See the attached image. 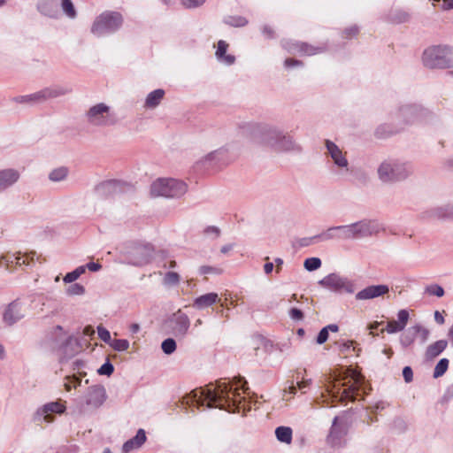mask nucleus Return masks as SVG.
<instances>
[{
  "instance_id": "nucleus-1",
  "label": "nucleus",
  "mask_w": 453,
  "mask_h": 453,
  "mask_svg": "<svg viewBox=\"0 0 453 453\" xmlns=\"http://www.w3.org/2000/svg\"><path fill=\"white\" fill-rule=\"evenodd\" d=\"M249 398L246 382L242 378H235L230 382L219 381L217 386L206 389H195L183 400L189 406L206 405L229 412H244L251 408Z\"/></svg>"
},
{
  "instance_id": "nucleus-2",
  "label": "nucleus",
  "mask_w": 453,
  "mask_h": 453,
  "mask_svg": "<svg viewBox=\"0 0 453 453\" xmlns=\"http://www.w3.org/2000/svg\"><path fill=\"white\" fill-rule=\"evenodd\" d=\"M347 377H350L349 383H350L351 380H353V382L348 388H343L341 395V388H339L335 383L329 382L326 386V390L334 398H339L340 401H345L347 399L354 400L356 398L354 391L357 390L358 386L362 383L363 378L358 372L350 369L347 371Z\"/></svg>"
},
{
  "instance_id": "nucleus-3",
  "label": "nucleus",
  "mask_w": 453,
  "mask_h": 453,
  "mask_svg": "<svg viewBox=\"0 0 453 453\" xmlns=\"http://www.w3.org/2000/svg\"><path fill=\"white\" fill-rule=\"evenodd\" d=\"M186 185L175 180H157L151 187V192L154 196H163L173 197L180 196L186 192Z\"/></svg>"
},
{
  "instance_id": "nucleus-4",
  "label": "nucleus",
  "mask_w": 453,
  "mask_h": 453,
  "mask_svg": "<svg viewBox=\"0 0 453 453\" xmlns=\"http://www.w3.org/2000/svg\"><path fill=\"white\" fill-rule=\"evenodd\" d=\"M448 56V53L439 48L434 47L428 49L424 53V61L426 64L429 66H438V67H443L444 66V58Z\"/></svg>"
},
{
  "instance_id": "nucleus-5",
  "label": "nucleus",
  "mask_w": 453,
  "mask_h": 453,
  "mask_svg": "<svg viewBox=\"0 0 453 453\" xmlns=\"http://www.w3.org/2000/svg\"><path fill=\"white\" fill-rule=\"evenodd\" d=\"M409 311L407 310H400L397 313V320H390L388 322L385 330L388 334H394L404 329L409 320Z\"/></svg>"
},
{
  "instance_id": "nucleus-6",
  "label": "nucleus",
  "mask_w": 453,
  "mask_h": 453,
  "mask_svg": "<svg viewBox=\"0 0 453 453\" xmlns=\"http://www.w3.org/2000/svg\"><path fill=\"white\" fill-rule=\"evenodd\" d=\"M342 235L345 237L365 236L374 233L373 227L370 224H357L342 229Z\"/></svg>"
},
{
  "instance_id": "nucleus-7",
  "label": "nucleus",
  "mask_w": 453,
  "mask_h": 453,
  "mask_svg": "<svg viewBox=\"0 0 453 453\" xmlns=\"http://www.w3.org/2000/svg\"><path fill=\"white\" fill-rule=\"evenodd\" d=\"M388 288L385 285L369 286L357 294V298L366 300L375 298L388 293Z\"/></svg>"
},
{
  "instance_id": "nucleus-8",
  "label": "nucleus",
  "mask_w": 453,
  "mask_h": 453,
  "mask_svg": "<svg viewBox=\"0 0 453 453\" xmlns=\"http://www.w3.org/2000/svg\"><path fill=\"white\" fill-rule=\"evenodd\" d=\"M110 115L108 106L100 104L92 107L88 111V117L95 123H104V119Z\"/></svg>"
},
{
  "instance_id": "nucleus-9",
  "label": "nucleus",
  "mask_w": 453,
  "mask_h": 453,
  "mask_svg": "<svg viewBox=\"0 0 453 453\" xmlns=\"http://www.w3.org/2000/svg\"><path fill=\"white\" fill-rule=\"evenodd\" d=\"M326 147L336 165L340 166H345L347 165V161L336 145L330 142H326Z\"/></svg>"
},
{
  "instance_id": "nucleus-10",
  "label": "nucleus",
  "mask_w": 453,
  "mask_h": 453,
  "mask_svg": "<svg viewBox=\"0 0 453 453\" xmlns=\"http://www.w3.org/2000/svg\"><path fill=\"white\" fill-rule=\"evenodd\" d=\"M448 343L444 340L437 341L427 347L426 356L429 357H435L441 354L447 347Z\"/></svg>"
},
{
  "instance_id": "nucleus-11",
  "label": "nucleus",
  "mask_w": 453,
  "mask_h": 453,
  "mask_svg": "<svg viewBox=\"0 0 453 453\" xmlns=\"http://www.w3.org/2000/svg\"><path fill=\"white\" fill-rule=\"evenodd\" d=\"M275 435L280 441L290 444L292 441V429L288 426H280L275 430Z\"/></svg>"
},
{
  "instance_id": "nucleus-12",
  "label": "nucleus",
  "mask_w": 453,
  "mask_h": 453,
  "mask_svg": "<svg viewBox=\"0 0 453 453\" xmlns=\"http://www.w3.org/2000/svg\"><path fill=\"white\" fill-rule=\"evenodd\" d=\"M218 300V295L215 293H209L200 296L196 300V305L198 308H203L211 305Z\"/></svg>"
},
{
  "instance_id": "nucleus-13",
  "label": "nucleus",
  "mask_w": 453,
  "mask_h": 453,
  "mask_svg": "<svg viewBox=\"0 0 453 453\" xmlns=\"http://www.w3.org/2000/svg\"><path fill=\"white\" fill-rule=\"evenodd\" d=\"M164 95L165 93L162 89H157L151 92L146 99V105L148 107H155L158 104Z\"/></svg>"
},
{
  "instance_id": "nucleus-14",
  "label": "nucleus",
  "mask_w": 453,
  "mask_h": 453,
  "mask_svg": "<svg viewBox=\"0 0 453 453\" xmlns=\"http://www.w3.org/2000/svg\"><path fill=\"white\" fill-rule=\"evenodd\" d=\"M65 410V406L62 403H53L50 404H48L44 407L43 411L46 413L44 419L47 422L51 421V419L49 418L48 412H56V413H61Z\"/></svg>"
},
{
  "instance_id": "nucleus-15",
  "label": "nucleus",
  "mask_w": 453,
  "mask_h": 453,
  "mask_svg": "<svg viewBox=\"0 0 453 453\" xmlns=\"http://www.w3.org/2000/svg\"><path fill=\"white\" fill-rule=\"evenodd\" d=\"M18 179V175L13 171L3 172L0 174V185L11 184Z\"/></svg>"
},
{
  "instance_id": "nucleus-16",
  "label": "nucleus",
  "mask_w": 453,
  "mask_h": 453,
  "mask_svg": "<svg viewBox=\"0 0 453 453\" xmlns=\"http://www.w3.org/2000/svg\"><path fill=\"white\" fill-rule=\"evenodd\" d=\"M448 366H449L448 359H446V358L441 359L435 366L434 376L435 378L441 376L447 371Z\"/></svg>"
},
{
  "instance_id": "nucleus-17",
  "label": "nucleus",
  "mask_w": 453,
  "mask_h": 453,
  "mask_svg": "<svg viewBox=\"0 0 453 453\" xmlns=\"http://www.w3.org/2000/svg\"><path fill=\"white\" fill-rule=\"evenodd\" d=\"M84 273H85V267L84 266H80L75 271H73V272H72L70 273H67L65 276L64 280L65 282H73L75 280H77Z\"/></svg>"
},
{
  "instance_id": "nucleus-18",
  "label": "nucleus",
  "mask_w": 453,
  "mask_h": 453,
  "mask_svg": "<svg viewBox=\"0 0 453 453\" xmlns=\"http://www.w3.org/2000/svg\"><path fill=\"white\" fill-rule=\"evenodd\" d=\"M321 265V262L317 257H311L304 261V267L308 271H313L318 269Z\"/></svg>"
},
{
  "instance_id": "nucleus-19",
  "label": "nucleus",
  "mask_w": 453,
  "mask_h": 453,
  "mask_svg": "<svg viewBox=\"0 0 453 453\" xmlns=\"http://www.w3.org/2000/svg\"><path fill=\"white\" fill-rule=\"evenodd\" d=\"M110 345L116 350L123 351L127 349L129 343L127 340H114L110 342Z\"/></svg>"
},
{
  "instance_id": "nucleus-20",
  "label": "nucleus",
  "mask_w": 453,
  "mask_h": 453,
  "mask_svg": "<svg viewBox=\"0 0 453 453\" xmlns=\"http://www.w3.org/2000/svg\"><path fill=\"white\" fill-rule=\"evenodd\" d=\"M67 174V172L65 168H58L51 172L50 178L52 180H63Z\"/></svg>"
},
{
  "instance_id": "nucleus-21",
  "label": "nucleus",
  "mask_w": 453,
  "mask_h": 453,
  "mask_svg": "<svg viewBox=\"0 0 453 453\" xmlns=\"http://www.w3.org/2000/svg\"><path fill=\"white\" fill-rule=\"evenodd\" d=\"M62 7H63V10L65 11V12L69 16V17H74L75 16V10H74V7L73 5V3L71 2V0H63L62 1Z\"/></svg>"
},
{
  "instance_id": "nucleus-22",
  "label": "nucleus",
  "mask_w": 453,
  "mask_h": 453,
  "mask_svg": "<svg viewBox=\"0 0 453 453\" xmlns=\"http://www.w3.org/2000/svg\"><path fill=\"white\" fill-rule=\"evenodd\" d=\"M426 293L431 296H436L438 297H441L444 295V290L441 286L438 285H432L426 288Z\"/></svg>"
},
{
  "instance_id": "nucleus-23",
  "label": "nucleus",
  "mask_w": 453,
  "mask_h": 453,
  "mask_svg": "<svg viewBox=\"0 0 453 453\" xmlns=\"http://www.w3.org/2000/svg\"><path fill=\"white\" fill-rule=\"evenodd\" d=\"M176 344L175 342L172 339H167L162 343V349L166 354H171L175 350Z\"/></svg>"
},
{
  "instance_id": "nucleus-24",
  "label": "nucleus",
  "mask_w": 453,
  "mask_h": 453,
  "mask_svg": "<svg viewBox=\"0 0 453 453\" xmlns=\"http://www.w3.org/2000/svg\"><path fill=\"white\" fill-rule=\"evenodd\" d=\"M98 373L101 375H107L110 376L113 372V365L107 362L104 364L99 369Z\"/></svg>"
},
{
  "instance_id": "nucleus-25",
  "label": "nucleus",
  "mask_w": 453,
  "mask_h": 453,
  "mask_svg": "<svg viewBox=\"0 0 453 453\" xmlns=\"http://www.w3.org/2000/svg\"><path fill=\"white\" fill-rule=\"evenodd\" d=\"M296 387L295 385H289L288 388H285L283 390V400L289 401L292 396L296 394Z\"/></svg>"
},
{
  "instance_id": "nucleus-26",
  "label": "nucleus",
  "mask_w": 453,
  "mask_h": 453,
  "mask_svg": "<svg viewBox=\"0 0 453 453\" xmlns=\"http://www.w3.org/2000/svg\"><path fill=\"white\" fill-rule=\"evenodd\" d=\"M97 333H98L99 337L104 342H108L110 344V342H111V334H110V332L106 328H104L103 326H98Z\"/></svg>"
},
{
  "instance_id": "nucleus-27",
  "label": "nucleus",
  "mask_w": 453,
  "mask_h": 453,
  "mask_svg": "<svg viewBox=\"0 0 453 453\" xmlns=\"http://www.w3.org/2000/svg\"><path fill=\"white\" fill-rule=\"evenodd\" d=\"M135 442V447H140L146 440V435L143 430H139L136 436L133 439Z\"/></svg>"
},
{
  "instance_id": "nucleus-28",
  "label": "nucleus",
  "mask_w": 453,
  "mask_h": 453,
  "mask_svg": "<svg viewBox=\"0 0 453 453\" xmlns=\"http://www.w3.org/2000/svg\"><path fill=\"white\" fill-rule=\"evenodd\" d=\"M355 344L356 342L354 341H347L343 342L342 345V351L346 354H348L350 349H352V351H355Z\"/></svg>"
},
{
  "instance_id": "nucleus-29",
  "label": "nucleus",
  "mask_w": 453,
  "mask_h": 453,
  "mask_svg": "<svg viewBox=\"0 0 453 453\" xmlns=\"http://www.w3.org/2000/svg\"><path fill=\"white\" fill-rule=\"evenodd\" d=\"M328 339V331H327V328H323L319 335H318V338H317V342L319 344H322L324 343L325 342H326V340Z\"/></svg>"
},
{
  "instance_id": "nucleus-30",
  "label": "nucleus",
  "mask_w": 453,
  "mask_h": 453,
  "mask_svg": "<svg viewBox=\"0 0 453 453\" xmlns=\"http://www.w3.org/2000/svg\"><path fill=\"white\" fill-rule=\"evenodd\" d=\"M226 48H227V44L225 42H223V41L219 42L218 50L216 52L217 56L219 58H222L226 50Z\"/></svg>"
},
{
  "instance_id": "nucleus-31",
  "label": "nucleus",
  "mask_w": 453,
  "mask_h": 453,
  "mask_svg": "<svg viewBox=\"0 0 453 453\" xmlns=\"http://www.w3.org/2000/svg\"><path fill=\"white\" fill-rule=\"evenodd\" d=\"M311 383V380L310 379L303 378L300 381H297L296 385L298 389L304 390L305 388L310 387Z\"/></svg>"
},
{
  "instance_id": "nucleus-32",
  "label": "nucleus",
  "mask_w": 453,
  "mask_h": 453,
  "mask_svg": "<svg viewBox=\"0 0 453 453\" xmlns=\"http://www.w3.org/2000/svg\"><path fill=\"white\" fill-rule=\"evenodd\" d=\"M205 0H183V4L188 8L198 6L202 4Z\"/></svg>"
},
{
  "instance_id": "nucleus-33",
  "label": "nucleus",
  "mask_w": 453,
  "mask_h": 453,
  "mask_svg": "<svg viewBox=\"0 0 453 453\" xmlns=\"http://www.w3.org/2000/svg\"><path fill=\"white\" fill-rule=\"evenodd\" d=\"M137 447H135V442L132 439L128 441H127L124 446H123V450L125 452H129L130 450L134 449H136Z\"/></svg>"
},
{
  "instance_id": "nucleus-34",
  "label": "nucleus",
  "mask_w": 453,
  "mask_h": 453,
  "mask_svg": "<svg viewBox=\"0 0 453 453\" xmlns=\"http://www.w3.org/2000/svg\"><path fill=\"white\" fill-rule=\"evenodd\" d=\"M403 375L404 377V380L409 382L412 379V371L410 367H405L403 371Z\"/></svg>"
},
{
  "instance_id": "nucleus-35",
  "label": "nucleus",
  "mask_w": 453,
  "mask_h": 453,
  "mask_svg": "<svg viewBox=\"0 0 453 453\" xmlns=\"http://www.w3.org/2000/svg\"><path fill=\"white\" fill-rule=\"evenodd\" d=\"M28 256L27 255H22V256H18L15 257V264L16 265H23V264H26L27 263L28 264Z\"/></svg>"
},
{
  "instance_id": "nucleus-36",
  "label": "nucleus",
  "mask_w": 453,
  "mask_h": 453,
  "mask_svg": "<svg viewBox=\"0 0 453 453\" xmlns=\"http://www.w3.org/2000/svg\"><path fill=\"white\" fill-rule=\"evenodd\" d=\"M434 320H435L438 324H440V325L444 324L445 319H444V316H443V314H442L441 312H440V311H436L434 312Z\"/></svg>"
},
{
  "instance_id": "nucleus-37",
  "label": "nucleus",
  "mask_w": 453,
  "mask_h": 453,
  "mask_svg": "<svg viewBox=\"0 0 453 453\" xmlns=\"http://www.w3.org/2000/svg\"><path fill=\"white\" fill-rule=\"evenodd\" d=\"M14 307H10L4 313V319L8 322L12 321V313H14Z\"/></svg>"
},
{
  "instance_id": "nucleus-38",
  "label": "nucleus",
  "mask_w": 453,
  "mask_h": 453,
  "mask_svg": "<svg viewBox=\"0 0 453 453\" xmlns=\"http://www.w3.org/2000/svg\"><path fill=\"white\" fill-rule=\"evenodd\" d=\"M290 315L294 319H301L303 317L302 312L297 309H292L290 311Z\"/></svg>"
},
{
  "instance_id": "nucleus-39",
  "label": "nucleus",
  "mask_w": 453,
  "mask_h": 453,
  "mask_svg": "<svg viewBox=\"0 0 453 453\" xmlns=\"http://www.w3.org/2000/svg\"><path fill=\"white\" fill-rule=\"evenodd\" d=\"M165 280L168 282V283H174L178 280V275L174 273H169L166 278H165Z\"/></svg>"
},
{
  "instance_id": "nucleus-40",
  "label": "nucleus",
  "mask_w": 453,
  "mask_h": 453,
  "mask_svg": "<svg viewBox=\"0 0 453 453\" xmlns=\"http://www.w3.org/2000/svg\"><path fill=\"white\" fill-rule=\"evenodd\" d=\"M88 269L93 272H96L101 268V265L98 263L91 262L87 265Z\"/></svg>"
},
{
  "instance_id": "nucleus-41",
  "label": "nucleus",
  "mask_w": 453,
  "mask_h": 453,
  "mask_svg": "<svg viewBox=\"0 0 453 453\" xmlns=\"http://www.w3.org/2000/svg\"><path fill=\"white\" fill-rule=\"evenodd\" d=\"M84 289L81 286L74 285L72 287V293L73 294H81L83 293Z\"/></svg>"
},
{
  "instance_id": "nucleus-42",
  "label": "nucleus",
  "mask_w": 453,
  "mask_h": 453,
  "mask_svg": "<svg viewBox=\"0 0 453 453\" xmlns=\"http://www.w3.org/2000/svg\"><path fill=\"white\" fill-rule=\"evenodd\" d=\"M94 333H95V331H94L93 327H92V326H86V327L84 328V330H83V334H84L85 335H87V336H90V335H92Z\"/></svg>"
},
{
  "instance_id": "nucleus-43",
  "label": "nucleus",
  "mask_w": 453,
  "mask_h": 453,
  "mask_svg": "<svg viewBox=\"0 0 453 453\" xmlns=\"http://www.w3.org/2000/svg\"><path fill=\"white\" fill-rule=\"evenodd\" d=\"M443 8L444 9L453 8V0H443Z\"/></svg>"
},
{
  "instance_id": "nucleus-44",
  "label": "nucleus",
  "mask_w": 453,
  "mask_h": 453,
  "mask_svg": "<svg viewBox=\"0 0 453 453\" xmlns=\"http://www.w3.org/2000/svg\"><path fill=\"white\" fill-rule=\"evenodd\" d=\"M379 326L378 322H373L368 326V329L370 330V334H373V330Z\"/></svg>"
},
{
  "instance_id": "nucleus-45",
  "label": "nucleus",
  "mask_w": 453,
  "mask_h": 453,
  "mask_svg": "<svg viewBox=\"0 0 453 453\" xmlns=\"http://www.w3.org/2000/svg\"><path fill=\"white\" fill-rule=\"evenodd\" d=\"M325 328H327L328 332L331 331L334 333H336L339 330L338 326H336V325H329L328 326H326Z\"/></svg>"
},
{
  "instance_id": "nucleus-46",
  "label": "nucleus",
  "mask_w": 453,
  "mask_h": 453,
  "mask_svg": "<svg viewBox=\"0 0 453 453\" xmlns=\"http://www.w3.org/2000/svg\"><path fill=\"white\" fill-rule=\"evenodd\" d=\"M273 265L272 263H267L265 265V271L266 273H270L273 271Z\"/></svg>"
},
{
  "instance_id": "nucleus-47",
  "label": "nucleus",
  "mask_w": 453,
  "mask_h": 453,
  "mask_svg": "<svg viewBox=\"0 0 453 453\" xmlns=\"http://www.w3.org/2000/svg\"><path fill=\"white\" fill-rule=\"evenodd\" d=\"M224 61L226 63V64H232L234 62V58L231 57V56H226L224 58Z\"/></svg>"
},
{
  "instance_id": "nucleus-48",
  "label": "nucleus",
  "mask_w": 453,
  "mask_h": 453,
  "mask_svg": "<svg viewBox=\"0 0 453 453\" xmlns=\"http://www.w3.org/2000/svg\"><path fill=\"white\" fill-rule=\"evenodd\" d=\"M388 168H389L388 165H382L380 168V176L383 178L384 176V170H387Z\"/></svg>"
},
{
  "instance_id": "nucleus-49",
  "label": "nucleus",
  "mask_w": 453,
  "mask_h": 453,
  "mask_svg": "<svg viewBox=\"0 0 453 453\" xmlns=\"http://www.w3.org/2000/svg\"><path fill=\"white\" fill-rule=\"evenodd\" d=\"M421 331H422V334H423V339H424V341H426L428 338L429 332L426 329H422Z\"/></svg>"
},
{
  "instance_id": "nucleus-50",
  "label": "nucleus",
  "mask_w": 453,
  "mask_h": 453,
  "mask_svg": "<svg viewBox=\"0 0 453 453\" xmlns=\"http://www.w3.org/2000/svg\"><path fill=\"white\" fill-rule=\"evenodd\" d=\"M110 18L114 19V21H116V22L119 23V21H120V18L119 15H111Z\"/></svg>"
},
{
  "instance_id": "nucleus-51",
  "label": "nucleus",
  "mask_w": 453,
  "mask_h": 453,
  "mask_svg": "<svg viewBox=\"0 0 453 453\" xmlns=\"http://www.w3.org/2000/svg\"><path fill=\"white\" fill-rule=\"evenodd\" d=\"M449 335L451 338V340L453 341V326L449 328Z\"/></svg>"
},
{
  "instance_id": "nucleus-52",
  "label": "nucleus",
  "mask_w": 453,
  "mask_h": 453,
  "mask_svg": "<svg viewBox=\"0 0 453 453\" xmlns=\"http://www.w3.org/2000/svg\"><path fill=\"white\" fill-rule=\"evenodd\" d=\"M244 23H245V22H244V20H243V19H242V20L237 24V26H242V25H243Z\"/></svg>"
},
{
  "instance_id": "nucleus-53",
  "label": "nucleus",
  "mask_w": 453,
  "mask_h": 453,
  "mask_svg": "<svg viewBox=\"0 0 453 453\" xmlns=\"http://www.w3.org/2000/svg\"><path fill=\"white\" fill-rule=\"evenodd\" d=\"M133 330H134V331H137V330H138V326L134 325V326H133Z\"/></svg>"
},
{
  "instance_id": "nucleus-54",
  "label": "nucleus",
  "mask_w": 453,
  "mask_h": 453,
  "mask_svg": "<svg viewBox=\"0 0 453 453\" xmlns=\"http://www.w3.org/2000/svg\"><path fill=\"white\" fill-rule=\"evenodd\" d=\"M65 388L68 391L70 390V386L68 384H65Z\"/></svg>"
},
{
  "instance_id": "nucleus-55",
  "label": "nucleus",
  "mask_w": 453,
  "mask_h": 453,
  "mask_svg": "<svg viewBox=\"0 0 453 453\" xmlns=\"http://www.w3.org/2000/svg\"><path fill=\"white\" fill-rule=\"evenodd\" d=\"M7 268H9V269H12V266H10L9 265H7Z\"/></svg>"
},
{
  "instance_id": "nucleus-56",
  "label": "nucleus",
  "mask_w": 453,
  "mask_h": 453,
  "mask_svg": "<svg viewBox=\"0 0 453 453\" xmlns=\"http://www.w3.org/2000/svg\"><path fill=\"white\" fill-rule=\"evenodd\" d=\"M104 453H111L110 450H105Z\"/></svg>"
},
{
  "instance_id": "nucleus-57",
  "label": "nucleus",
  "mask_w": 453,
  "mask_h": 453,
  "mask_svg": "<svg viewBox=\"0 0 453 453\" xmlns=\"http://www.w3.org/2000/svg\"><path fill=\"white\" fill-rule=\"evenodd\" d=\"M3 352L2 348L0 347V354Z\"/></svg>"
},
{
  "instance_id": "nucleus-58",
  "label": "nucleus",
  "mask_w": 453,
  "mask_h": 453,
  "mask_svg": "<svg viewBox=\"0 0 453 453\" xmlns=\"http://www.w3.org/2000/svg\"><path fill=\"white\" fill-rule=\"evenodd\" d=\"M440 0H434V2H439Z\"/></svg>"
},
{
  "instance_id": "nucleus-59",
  "label": "nucleus",
  "mask_w": 453,
  "mask_h": 453,
  "mask_svg": "<svg viewBox=\"0 0 453 453\" xmlns=\"http://www.w3.org/2000/svg\"><path fill=\"white\" fill-rule=\"evenodd\" d=\"M3 4V2L0 0V4Z\"/></svg>"
}]
</instances>
